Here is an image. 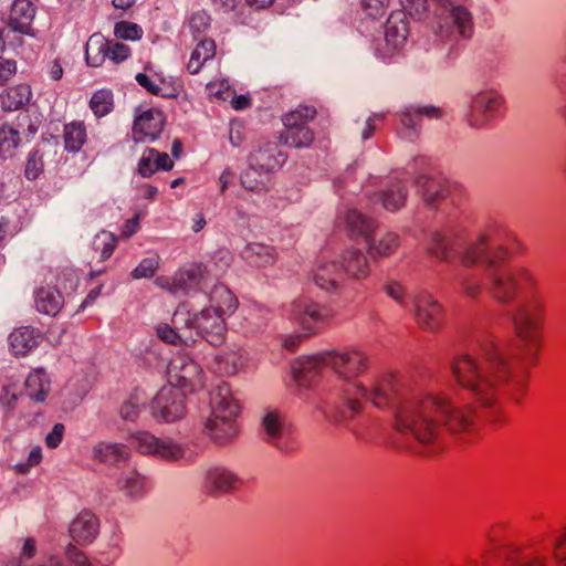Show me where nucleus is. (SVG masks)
I'll list each match as a JSON object with an SVG mask.
<instances>
[{
    "label": "nucleus",
    "mask_w": 566,
    "mask_h": 566,
    "mask_svg": "<svg viewBox=\"0 0 566 566\" xmlns=\"http://www.w3.org/2000/svg\"><path fill=\"white\" fill-rule=\"evenodd\" d=\"M168 386H164L151 403L153 416L157 420L174 422L186 415L185 396L201 386V370L192 363L184 364L178 371V366L171 364L168 367Z\"/></svg>",
    "instance_id": "5"
},
{
    "label": "nucleus",
    "mask_w": 566,
    "mask_h": 566,
    "mask_svg": "<svg viewBox=\"0 0 566 566\" xmlns=\"http://www.w3.org/2000/svg\"><path fill=\"white\" fill-rule=\"evenodd\" d=\"M413 318L423 331L438 332L444 322L441 304L428 293H420L413 300Z\"/></svg>",
    "instance_id": "13"
},
{
    "label": "nucleus",
    "mask_w": 566,
    "mask_h": 566,
    "mask_svg": "<svg viewBox=\"0 0 566 566\" xmlns=\"http://www.w3.org/2000/svg\"><path fill=\"white\" fill-rule=\"evenodd\" d=\"M502 99L494 92L479 94L472 105L470 124L475 127L485 125L501 113Z\"/></svg>",
    "instance_id": "17"
},
{
    "label": "nucleus",
    "mask_w": 566,
    "mask_h": 566,
    "mask_svg": "<svg viewBox=\"0 0 566 566\" xmlns=\"http://www.w3.org/2000/svg\"><path fill=\"white\" fill-rule=\"evenodd\" d=\"M64 147L67 151L76 153L87 140V128L83 120H72L63 127Z\"/></svg>",
    "instance_id": "31"
},
{
    "label": "nucleus",
    "mask_w": 566,
    "mask_h": 566,
    "mask_svg": "<svg viewBox=\"0 0 566 566\" xmlns=\"http://www.w3.org/2000/svg\"><path fill=\"white\" fill-rule=\"evenodd\" d=\"M93 453L95 460L107 464H118L126 461L129 457L126 447L105 442L95 446Z\"/></svg>",
    "instance_id": "34"
},
{
    "label": "nucleus",
    "mask_w": 566,
    "mask_h": 566,
    "mask_svg": "<svg viewBox=\"0 0 566 566\" xmlns=\"http://www.w3.org/2000/svg\"><path fill=\"white\" fill-rule=\"evenodd\" d=\"M365 397L377 409H392L394 429L396 410L406 401L423 399V396L410 397L406 395V385L401 375L392 370L377 375Z\"/></svg>",
    "instance_id": "7"
},
{
    "label": "nucleus",
    "mask_w": 566,
    "mask_h": 566,
    "mask_svg": "<svg viewBox=\"0 0 566 566\" xmlns=\"http://www.w3.org/2000/svg\"><path fill=\"white\" fill-rule=\"evenodd\" d=\"M327 352L296 359L292 365L294 380L301 386H308L327 365Z\"/></svg>",
    "instance_id": "19"
},
{
    "label": "nucleus",
    "mask_w": 566,
    "mask_h": 566,
    "mask_svg": "<svg viewBox=\"0 0 566 566\" xmlns=\"http://www.w3.org/2000/svg\"><path fill=\"white\" fill-rule=\"evenodd\" d=\"M262 428L268 441L275 443L280 449L287 450V447L280 443L281 440H287L291 433L282 413L277 410H268L262 418Z\"/></svg>",
    "instance_id": "22"
},
{
    "label": "nucleus",
    "mask_w": 566,
    "mask_h": 566,
    "mask_svg": "<svg viewBox=\"0 0 566 566\" xmlns=\"http://www.w3.org/2000/svg\"><path fill=\"white\" fill-rule=\"evenodd\" d=\"M490 294L501 304L521 302L512 314L514 334L523 346V359L533 364L543 346L546 300L537 275L525 266H509L490 277Z\"/></svg>",
    "instance_id": "1"
},
{
    "label": "nucleus",
    "mask_w": 566,
    "mask_h": 566,
    "mask_svg": "<svg viewBox=\"0 0 566 566\" xmlns=\"http://www.w3.org/2000/svg\"><path fill=\"white\" fill-rule=\"evenodd\" d=\"M174 161L166 153L148 148L143 153L138 161L137 171L142 177L148 178L158 170H171Z\"/></svg>",
    "instance_id": "23"
},
{
    "label": "nucleus",
    "mask_w": 566,
    "mask_h": 566,
    "mask_svg": "<svg viewBox=\"0 0 566 566\" xmlns=\"http://www.w3.org/2000/svg\"><path fill=\"white\" fill-rule=\"evenodd\" d=\"M159 266V256L154 255L144 259L132 272L134 279L151 277Z\"/></svg>",
    "instance_id": "50"
},
{
    "label": "nucleus",
    "mask_w": 566,
    "mask_h": 566,
    "mask_svg": "<svg viewBox=\"0 0 566 566\" xmlns=\"http://www.w3.org/2000/svg\"><path fill=\"white\" fill-rule=\"evenodd\" d=\"M27 395L34 401H44L51 390V380L42 368L33 369L24 381Z\"/></svg>",
    "instance_id": "27"
},
{
    "label": "nucleus",
    "mask_w": 566,
    "mask_h": 566,
    "mask_svg": "<svg viewBox=\"0 0 566 566\" xmlns=\"http://www.w3.org/2000/svg\"><path fill=\"white\" fill-rule=\"evenodd\" d=\"M329 316L327 308L304 298L292 304V318L301 326L304 337L321 329Z\"/></svg>",
    "instance_id": "12"
},
{
    "label": "nucleus",
    "mask_w": 566,
    "mask_h": 566,
    "mask_svg": "<svg viewBox=\"0 0 566 566\" xmlns=\"http://www.w3.org/2000/svg\"><path fill=\"white\" fill-rule=\"evenodd\" d=\"M217 54V45L212 39H203L197 43L195 49L190 53L189 61L187 63V71L190 74H198L203 65L212 60Z\"/></svg>",
    "instance_id": "28"
},
{
    "label": "nucleus",
    "mask_w": 566,
    "mask_h": 566,
    "mask_svg": "<svg viewBox=\"0 0 566 566\" xmlns=\"http://www.w3.org/2000/svg\"><path fill=\"white\" fill-rule=\"evenodd\" d=\"M165 122V115L159 109L143 112L134 120L133 138L140 143L155 140L161 134Z\"/></svg>",
    "instance_id": "16"
},
{
    "label": "nucleus",
    "mask_w": 566,
    "mask_h": 566,
    "mask_svg": "<svg viewBox=\"0 0 566 566\" xmlns=\"http://www.w3.org/2000/svg\"><path fill=\"white\" fill-rule=\"evenodd\" d=\"M18 71V65L14 60L4 59L0 56V86L6 85Z\"/></svg>",
    "instance_id": "57"
},
{
    "label": "nucleus",
    "mask_w": 566,
    "mask_h": 566,
    "mask_svg": "<svg viewBox=\"0 0 566 566\" xmlns=\"http://www.w3.org/2000/svg\"><path fill=\"white\" fill-rule=\"evenodd\" d=\"M251 161L259 165L261 169L271 171L277 168L284 161V158L280 151H276L274 144H266L251 155Z\"/></svg>",
    "instance_id": "37"
},
{
    "label": "nucleus",
    "mask_w": 566,
    "mask_h": 566,
    "mask_svg": "<svg viewBox=\"0 0 566 566\" xmlns=\"http://www.w3.org/2000/svg\"><path fill=\"white\" fill-rule=\"evenodd\" d=\"M316 116V109L312 106H298L286 113L283 117V124L285 128L295 129L314 119Z\"/></svg>",
    "instance_id": "43"
},
{
    "label": "nucleus",
    "mask_w": 566,
    "mask_h": 566,
    "mask_svg": "<svg viewBox=\"0 0 566 566\" xmlns=\"http://www.w3.org/2000/svg\"><path fill=\"white\" fill-rule=\"evenodd\" d=\"M451 371L455 382L471 391L483 406H492L497 399L499 389L507 381L518 388L524 386L523 379L512 374L511 363L497 348L488 355L485 367H481L473 356L463 354L452 360Z\"/></svg>",
    "instance_id": "3"
},
{
    "label": "nucleus",
    "mask_w": 566,
    "mask_h": 566,
    "mask_svg": "<svg viewBox=\"0 0 566 566\" xmlns=\"http://www.w3.org/2000/svg\"><path fill=\"white\" fill-rule=\"evenodd\" d=\"M21 137L17 126L3 123L0 126V158L9 159L15 156Z\"/></svg>",
    "instance_id": "32"
},
{
    "label": "nucleus",
    "mask_w": 566,
    "mask_h": 566,
    "mask_svg": "<svg viewBox=\"0 0 566 566\" xmlns=\"http://www.w3.org/2000/svg\"><path fill=\"white\" fill-rule=\"evenodd\" d=\"M230 103L233 109L243 111L251 106V97L248 94L234 95Z\"/></svg>",
    "instance_id": "63"
},
{
    "label": "nucleus",
    "mask_w": 566,
    "mask_h": 566,
    "mask_svg": "<svg viewBox=\"0 0 566 566\" xmlns=\"http://www.w3.org/2000/svg\"><path fill=\"white\" fill-rule=\"evenodd\" d=\"M450 17L458 29L460 35L470 38L473 33L472 15L468 9L462 6L452 7Z\"/></svg>",
    "instance_id": "44"
},
{
    "label": "nucleus",
    "mask_w": 566,
    "mask_h": 566,
    "mask_svg": "<svg viewBox=\"0 0 566 566\" xmlns=\"http://www.w3.org/2000/svg\"><path fill=\"white\" fill-rule=\"evenodd\" d=\"M389 0H364L363 9L371 18H382L388 9Z\"/></svg>",
    "instance_id": "53"
},
{
    "label": "nucleus",
    "mask_w": 566,
    "mask_h": 566,
    "mask_svg": "<svg viewBox=\"0 0 566 566\" xmlns=\"http://www.w3.org/2000/svg\"><path fill=\"white\" fill-rule=\"evenodd\" d=\"M281 142L295 148L308 147L314 140V134L307 126L295 129L285 128L281 134Z\"/></svg>",
    "instance_id": "41"
},
{
    "label": "nucleus",
    "mask_w": 566,
    "mask_h": 566,
    "mask_svg": "<svg viewBox=\"0 0 566 566\" xmlns=\"http://www.w3.org/2000/svg\"><path fill=\"white\" fill-rule=\"evenodd\" d=\"M135 80L149 94L165 98H176L182 91L180 80L167 76L150 65L145 66L143 73L136 74Z\"/></svg>",
    "instance_id": "11"
},
{
    "label": "nucleus",
    "mask_w": 566,
    "mask_h": 566,
    "mask_svg": "<svg viewBox=\"0 0 566 566\" xmlns=\"http://www.w3.org/2000/svg\"><path fill=\"white\" fill-rule=\"evenodd\" d=\"M210 15L206 11H197L189 19V28L193 34L203 33L210 27Z\"/></svg>",
    "instance_id": "52"
},
{
    "label": "nucleus",
    "mask_w": 566,
    "mask_h": 566,
    "mask_svg": "<svg viewBox=\"0 0 566 566\" xmlns=\"http://www.w3.org/2000/svg\"><path fill=\"white\" fill-rule=\"evenodd\" d=\"M43 166L42 155L38 150L30 153L24 169L25 177L35 180L42 174Z\"/></svg>",
    "instance_id": "51"
},
{
    "label": "nucleus",
    "mask_w": 566,
    "mask_h": 566,
    "mask_svg": "<svg viewBox=\"0 0 566 566\" xmlns=\"http://www.w3.org/2000/svg\"><path fill=\"white\" fill-rule=\"evenodd\" d=\"M344 270L353 277H366L369 265L366 256L358 251H348L344 256Z\"/></svg>",
    "instance_id": "39"
},
{
    "label": "nucleus",
    "mask_w": 566,
    "mask_h": 566,
    "mask_svg": "<svg viewBox=\"0 0 566 566\" xmlns=\"http://www.w3.org/2000/svg\"><path fill=\"white\" fill-rule=\"evenodd\" d=\"M90 108L96 117L108 115L114 108V97L111 90L102 88L96 91L90 99Z\"/></svg>",
    "instance_id": "42"
},
{
    "label": "nucleus",
    "mask_w": 566,
    "mask_h": 566,
    "mask_svg": "<svg viewBox=\"0 0 566 566\" xmlns=\"http://www.w3.org/2000/svg\"><path fill=\"white\" fill-rule=\"evenodd\" d=\"M138 398L136 396L130 397L129 400L124 402L120 408V416L125 420H135L139 413Z\"/></svg>",
    "instance_id": "59"
},
{
    "label": "nucleus",
    "mask_w": 566,
    "mask_h": 566,
    "mask_svg": "<svg viewBox=\"0 0 566 566\" xmlns=\"http://www.w3.org/2000/svg\"><path fill=\"white\" fill-rule=\"evenodd\" d=\"M494 560L497 566H547V556L545 553L534 551L528 554H522L518 546L514 544H503L490 552L485 556V562Z\"/></svg>",
    "instance_id": "10"
},
{
    "label": "nucleus",
    "mask_w": 566,
    "mask_h": 566,
    "mask_svg": "<svg viewBox=\"0 0 566 566\" xmlns=\"http://www.w3.org/2000/svg\"><path fill=\"white\" fill-rule=\"evenodd\" d=\"M495 233L481 234L475 242L471 243L461 255V264L464 266H473L483 258L489 264H493V260L486 256V251L490 245H495Z\"/></svg>",
    "instance_id": "26"
},
{
    "label": "nucleus",
    "mask_w": 566,
    "mask_h": 566,
    "mask_svg": "<svg viewBox=\"0 0 566 566\" xmlns=\"http://www.w3.org/2000/svg\"><path fill=\"white\" fill-rule=\"evenodd\" d=\"M417 185L423 199L431 203L443 199L446 196L455 197L459 193L457 185L441 186L439 181L424 176L417 180Z\"/></svg>",
    "instance_id": "29"
},
{
    "label": "nucleus",
    "mask_w": 566,
    "mask_h": 566,
    "mask_svg": "<svg viewBox=\"0 0 566 566\" xmlns=\"http://www.w3.org/2000/svg\"><path fill=\"white\" fill-rule=\"evenodd\" d=\"M325 359L337 377L346 381L342 396L343 410L329 417L334 421H348L363 410L361 399L367 395V388L358 379L369 368L368 356L360 349L346 348L328 350Z\"/></svg>",
    "instance_id": "4"
},
{
    "label": "nucleus",
    "mask_w": 566,
    "mask_h": 566,
    "mask_svg": "<svg viewBox=\"0 0 566 566\" xmlns=\"http://www.w3.org/2000/svg\"><path fill=\"white\" fill-rule=\"evenodd\" d=\"M258 177H261V174L253 167H250L247 169L242 176H241V184L242 186L251 191L260 190L262 187V182L258 179Z\"/></svg>",
    "instance_id": "58"
},
{
    "label": "nucleus",
    "mask_w": 566,
    "mask_h": 566,
    "mask_svg": "<svg viewBox=\"0 0 566 566\" xmlns=\"http://www.w3.org/2000/svg\"><path fill=\"white\" fill-rule=\"evenodd\" d=\"M439 422L451 432H465L473 424L472 411L468 407L454 406L444 395L429 394L422 400L403 402L395 413V430L420 444L434 443L439 436Z\"/></svg>",
    "instance_id": "2"
},
{
    "label": "nucleus",
    "mask_w": 566,
    "mask_h": 566,
    "mask_svg": "<svg viewBox=\"0 0 566 566\" xmlns=\"http://www.w3.org/2000/svg\"><path fill=\"white\" fill-rule=\"evenodd\" d=\"M157 335L158 337L168 344L172 345H179V344H188L187 339L184 338V336L179 333H177L175 329H172L167 324L159 325L157 327Z\"/></svg>",
    "instance_id": "55"
},
{
    "label": "nucleus",
    "mask_w": 566,
    "mask_h": 566,
    "mask_svg": "<svg viewBox=\"0 0 566 566\" xmlns=\"http://www.w3.org/2000/svg\"><path fill=\"white\" fill-rule=\"evenodd\" d=\"M96 250L101 249L102 259H107L114 252L116 247V239L109 233H102L96 237L94 242Z\"/></svg>",
    "instance_id": "56"
},
{
    "label": "nucleus",
    "mask_w": 566,
    "mask_h": 566,
    "mask_svg": "<svg viewBox=\"0 0 566 566\" xmlns=\"http://www.w3.org/2000/svg\"><path fill=\"white\" fill-rule=\"evenodd\" d=\"M455 241L441 235H436L431 251L440 260L452 261L455 258Z\"/></svg>",
    "instance_id": "47"
},
{
    "label": "nucleus",
    "mask_w": 566,
    "mask_h": 566,
    "mask_svg": "<svg viewBox=\"0 0 566 566\" xmlns=\"http://www.w3.org/2000/svg\"><path fill=\"white\" fill-rule=\"evenodd\" d=\"M132 447L144 454L158 455L165 460H175L181 457V448L169 441L158 440L148 432H138L129 438Z\"/></svg>",
    "instance_id": "14"
},
{
    "label": "nucleus",
    "mask_w": 566,
    "mask_h": 566,
    "mask_svg": "<svg viewBox=\"0 0 566 566\" xmlns=\"http://www.w3.org/2000/svg\"><path fill=\"white\" fill-rule=\"evenodd\" d=\"M442 115L440 108L433 106H424L419 108H407L400 117L401 124L407 128H416L422 116L428 118H439Z\"/></svg>",
    "instance_id": "40"
},
{
    "label": "nucleus",
    "mask_w": 566,
    "mask_h": 566,
    "mask_svg": "<svg viewBox=\"0 0 566 566\" xmlns=\"http://www.w3.org/2000/svg\"><path fill=\"white\" fill-rule=\"evenodd\" d=\"M193 327L211 345L219 346L226 338V323L218 312L212 308L201 311L193 318Z\"/></svg>",
    "instance_id": "15"
},
{
    "label": "nucleus",
    "mask_w": 566,
    "mask_h": 566,
    "mask_svg": "<svg viewBox=\"0 0 566 566\" xmlns=\"http://www.w3.org/2000/svg\"><path fill=\"white\" fill-rule=\"evenodd\" d=\"M63 305L61 293L53 287H40L35 292L36 310L43 314L55 316Z\"/></svg>",
    "instance_id": "30"
},
{
    "label": "nucleus",
    "mask_w": 566,
    "mask_h": 566,
    "mask_svg": "<svg viewBox=\"0 0 566 566\" xmlns=\"http://www.w3.org/2000/svg\"><path fill=\"white\" fill-rule=\"evenodd\" d=\"M253 253L261 258L260 262H256L258 265H264L274 260L273 250L271 248L254 244L249 248Z\"/></svg>",
    "instance_id": "61"
},
{
    "label": "nucleus",
    "mask_w": 566,
    "mask_h": 566,
    "mask_svg": "<svg viewBox=\"0 0 566 566\" xmlns=\"http://www.w3.org/2000/svg\"><path fill=\"white\" fill-rule=\"evenodd\" d=\"M553 558L556 566H566V527L554 542Z\"/></svg>",
    "instance_id": "54"
},
{
    "label": "nucleus",
    "mask_w": 566,
    "mask_h": 566,
    "mask_svg": "<svg viewBox=\"0 0 566 566\" xmlns=\"http://www.w3.org/2000/svg\"><path fill=\"white\" fill-rule=\"evenodd\" d=\"M64 434V426L62 423H56L53 427V430L46 436L45 443L48 448L54 449L56 448L63 438Z\"/></svg>",
    "instance_id": "62"
},
{
    "label": "nucleus",
    "mask_w": 566,
    "mask_h": 566,
    "mask_svg": "<svg viewBox=\"0 0 566 566\" xmlns=\"http://www.w3.org/2000/svg\"><path fill=\"white\" fill-rule=\"evenodd\" d=\"M407 41V30L403 22L399 24L389 19L386 25L384 44L377 48L379 56L384 60L398 53Z\"/></svg>",
    "instance_id": "20"
},
{
    "label": "nucleus",
    "mask_w": 566,
    "mask_h": 566,
    "mask_svg": "<svg viewBox=\"0 0 566 566\" xmlns=\"http://www.w3.org/2000/svg\"><path fill=\"white\" fill-rule=\"evenodd\" d=\"M10 348L15 356H25L38 344L34 329L22 327L13 331L9 336Z\"/></svg>",
    "instance_id": "33"
},
{
    "label": "nucleus",
    "mask_w": 566,
    "mask_h": 566,
    "mask_svg": "<svg viewBox=\"0 0 566 566\" xmlns=\"http://www.w3.org/2000/svg\"><path fill=\"white\" fill-rule=\"evenodd\" d=\"M206 268L202 264H192L187 269L179 270L170 283L169 277H158L157 283L169 291L188 290L199 287L206 279Z\"/></svg>",
    "instance_id": "18"
},
{
    "label": "nucleus",
    "mask_w": 566,
    "mask_h": 566,
    "mask_svg": "<svg viewBox=\"0 0 566 566\" xmlns=\"http://www.w3.org/2000/svg\"><path fill=\"white\" fill-rule=\"evenodd\" d=\"M32 91L29 84L10 86L0 93V106L4 112L23 108L31 99Z\"/></svg>",
    "instance_id": "25"
},
{
    "label": "nucleus",
    "mask_w": 566,
    "mask_h": 566,
    "mask_svg": "<svg viewBox=\"0 0 566 566\" xmlns=\"http://www.w3.org/2000/svg\"><path fill=\"white\" fill-rule=\"evenodd\" d=\"M210 415L205 421V431L217 441H226L237 434L235 420L241 407L227 384L219 385L210 394Z\"/></svg>",
    "instance_id": "6"
},
{
    "label": "nucleus",
    "mask_w": 566,
    "mask_h": 566,
    "mask_svg": "<svg viewBox=\"0 0 566 566\" xmlns=\"http://www.w3.org/2000/svg\"><path fill=\"white\" fill-rule=\"evenodd\" d=\"M314 281L315 283L324 290H329L336 286L340 272L338 266L334 263H319L314 270Z\"/></svg>",
    "instance_id": "38"
},
{
    "label": "nucleus",
    "mask_w": 566,
    "mask_h": 566,
    "mask_svg": "<svg viewBox=\"0 0 566 566\" xmlns=\"http://www.w3.org/2000/svg\"><path fill=\"white\" fill-rule=\"evenodd\" d=\"M97 533L98 521L96 516L88 511L81 512L70 526L71 537L80 545L92 543Z\"/></svg>",
    "instance_id": "21"
},
{
    "label": "nucleus",
    "mask_w": 566,
    "mask_h": 566,
    "mask_svg": "<svg viewBox=\"0 0 566 566\" xmlns=\"http://www.w3.org/2000/svg\"><path fill=\"white\" fill-rule=\"evenodd\" d=\"M228 88V84L223 81H214L207 84L209 95L218 98H221L224 90Z\"/></svg>",
    "instance_id": "64"
},
{
    "label": "nucleus",
    "mask_w": 566,
    "mask_h": 566,
    "mask_svg": "<svg viewBox=\"0 0 566 566\" xmlns=\"http://www.w3.org/2000/svg\"><path fill=\"white\" fill-rule=\"evenodd\" d=\"M348 235L353 239L361 238L368 247V253L373 258H386L392 254L399 247V239L396 233L388 232L377 242H371V234L375 231L373 220L366 219L356 210H350L344 217Z\"/></svg>",
    "instance_id": "8"
},
{
    "label": "nucleus",
    "mask_w": 566,
    "mask_h": 566,
    "mask_svg": "<svg viewBox=\"0 0 566 566\" xmlns=\"http://www.w3.org/2000/svg\"><path fill=\"white\" fill-rule=\"evenodd\" d=\"M384 291L387 296L392 298L395 302L401 306H406L408 294L405 285L401 282L395 280L387 281L384 284Z\"/></svg>",
    "instance_id": "49"
},
{
    "label": "nucleus",
    "mask_w": 566,
    "mask_h": 566,
    "mask_svg": "<svg viewBox=\"0 0 566 566\" xmlns=\"http://www.w3.org/2000/svg\"><path fill=\"white\" fill-rule=\"evenodd\" d=\"M405 201L406 192L399 182L392 184L381 193V202L387 210L396 211L405 205Z\"/></svg>",
    "instance_id": "46"
},
{
    "label": "nucleus",
    "mask_w": 566,
    "mask_h": 566,
    "mask_svg": "<svg viewBox=\"0 0 566 566\" xmlns=\"http://www.w3.org/2000/svg\"><path fill=\"white\" fill-rule=\"evenodd\" d=\"M211 302L213 305L210 308L218 312L222 317L232 314L238 306L235 295L223 285L214 287Z\"/></svg>",
    "instance_id": "36"
},
{
    "label": "nucleus",
    "mask_w": 566,
    "mask_h": 566,
    "mask_svg": "<svg viewBox=\"0 0 566 566\" xmlns=\"http://www.w3.org/2000/svg\"><path fill=\"white\" fill-rule=\"evenodd\" d=\"M113 34L116 41H139L144 31L139 24L122 20L115 23Z\"/></svg>",
    "instance_id": "45"
},
{
    "label": "nucleus",
    "mask_w": 566,
    "mask_h": 566,
    "mask_svg": "<svg viewBox=\"0 0 566 566\" xmlns=\"http://www.w3.org/2000/svg\"><path fill=\"white\" fill-rule=\"evenodd\" d=\"M132 56V49L115 39H107L102 33H93L85 45V61L91 67H101L106 60L118 65Z\"/></svg>",
    "instance_id": "9"
},
{
    "label": "nucleus",
    "mask_w": 566,
    "mask_h": 566,
    "mask_svg": "<svg viewBox=\"0 0 566 566\" xmlns=\"http://www.w3.org/2000/svg\"><path fill=\"white\" fill-rule=\"evenodd\" d=\"M120 488L125 490L129 496H139L146 491V481L136 471H130L125 479L120 481Z\"/></svg>",
    "instance_id": "48"
},
{
    "label": "nucleus",
    "mask_w": 566,
    "mask_h": 566,
    "mask_svg": "<svg viewBox=\"0 0 566 566\" xmlns=\"http://www.w3.org/2000/svg\"><path fill=\"white\" fill-rule=\"evenodd\" d=\"M207 479L208 486L214 492L220 493L234 490L241 484L240 480L232 472L223 468L210 470Z\"/></svg>",
    "instance_id": "35"
},
{
    "label": "nucleus",
    "mask_w": 566,
    "mask_h": 566,
    "mask_svg": "<svg viewBox=\"0 0 566 566\" xmlns=\"http://www.w3.org/2000/svg\"><path fill=\"white\" fill-rule=\"evenodd\" d=\"M35 9L29 0H15L11 7L9 25L23 34H31Z\"/></svg>",
    "instance_id": "24"
},
{
    "label": "nucleus",
    "mask_w": 566,
    "mask_h": 566,
    "mask_svg": "<svg viewBox=\"0 0 566 566\" xmlns=\"http://www.w3.org/2000/svg\"><path fill=\"white\" fill-rule=\"evenodd\" d=\"M66 556L74 566H92L87 557L72 545L67 547Z\"/></svg>",
    "instance_id": "60"
}]
</instances>
